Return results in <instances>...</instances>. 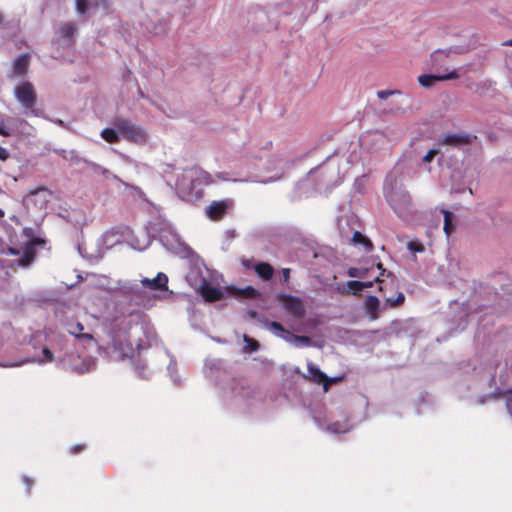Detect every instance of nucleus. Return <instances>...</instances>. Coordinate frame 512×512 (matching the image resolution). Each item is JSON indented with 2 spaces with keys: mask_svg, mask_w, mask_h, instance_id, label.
Wrapping results in <instances>:
<instances>
[{
  "mask_svg": "<svg viewBox=\"0 0 512 512\" xmlns=\"http://www.w3.org/2000/svg\"><path fill=\"white\" fill-rule=\"evenodd\" d=\"M85 449H86L85 444H76L70 448V453L71 454H79V453L83 452Z\"/></svg>",
  "mask_w": 512,
  "mask_h": 512,
  "instance_id": "nucleus-29",
  "label": "nucleus"
},
{
  "mask_svg": "<svg viewBox=\"0 0 512 512\" xmlns=\"http://www.w3.org/2000/svg\"><path fill=\"white\" fill-rule=\"evenodd\" d=\"M22 481L27 488V492H30L34 485V481L31 478H29L28 476H23Z\"/></svg>",
  "mask_w": 512,
  "mask_h": 512,
  "instance_id": "nucleus-32",
  "label": "nucleus"
},
{
  "mask_svg": "<svg viewBox=\"0 0 512 512\" xmlns=\"http://www.w3.org/2000/svg\"><path fill=\"white\" fill-rule=\"evenodd\" d=\"M290 272H291L290 268H283L281 270L283 283H288V281L290 280Z\"/></svg>",
  "mask_w": 512,
  "mask_h": 512,
  "instance_id": "nucleus-33",
  "label": "nucleus"
},
{
  "mask_svg": "<svg viewBox=\"0 0 512 512\" xmlns=\"http://www.w3.org/2000/svg\"><path fill=\"white\" fill-rule=\"evenodd\" d=\"M244 265H245L246 267H249V261H244Z\"/></svg>",
  "mask_w": 512,
  "mask_h": 512,
  "instance_id": "nucleus-47",
  "label": "nucleus"
},
{
  "mask_svg": "<svg viewBox=\"0 0 512 512\" xmlns=\"http://www.w3.org/2000/svg\"><path fill=\"white\" fill-rule=\"evenodd\" d=\"M459 78V74L456 71H451L444 75L434 74H422L418 77V82L422 87H431L437 81H446Z\"/></svg>",
  "mask_w": 512,
  "mask_h": 512,
  "instance_id": "nucleus-7",
  "label": "nucleus"
},
{
  "mask_svg": "<svg viewBox=\"0 0 512 512\" xmlns=\"http://www.w3.org/2000/svg\"><path fill=\"white\" fill-rule=\"evenodd\" d=\"M440 212L443 214L444 216V226H443V230L446 234L447 237H449L455 230V224L453 222L454 220V215L452 212L446 210V209H441Z\"/></svg>",
  "mask_w": 512,
  "mask_h": 512,
  "instance_id": "nucleus-14",
  "label": "nucleus"
},
{
  "mask_svg": "<svg viewBox=\"0 0 512 512\" xmlns=\"http://www.w3.org/2000/svg\"><path fill=\"white\" fill-rule=\"evenodd\" d=\"M231 205V200L213 201L206 208V215L212 221H220L226 216Z\"/></svg>",
  "mask_w": 512,
  "mask_h": 512,
  "instance_id": "nucleus-6",
  "label": "nucleus"
},
{
  "mask_svg": "<svg viewBox=\"0 0 512 512\" xmlns=\"http://www.w3.org/2000/svg\"><path fill=\"white\" fill-rule=\"evenodd\" d=\"M361 292H362L361 281H357V280L348 281L346 283L345 289L342 291V293L353 294V295H360Z\"/></svg>",
  "mask_w": 512,
  "mask_h": 512,
  "instance_id": "nucleus-19",
  "label": "nucleus"
},
{
  "mask_svg": "<svg viewBox=\"0 0 512 512\" xmlns=\"http://www.w3.org/2000/svg\"><path fill=\"white\" fill-rule=\"evenodd\" d=\"M503 45H505V46H512V39L505 41L503 43Z\"/></svg>",
  "mask_w": 512,
  "mask_h": 512,
  "instance_id": "nucleus-44",
  "label": "nucleus"
},
{
  "mask_svg": "<svg viewBox=\"0 0 512 512\" xmlns=\"http://www.w3.org/2000/svg\"><path fill=\"white\" fill-rule=\"evenodd\" d=\"M377 269L381 270V275H380V277H381V276H383V275H384V273H385V269H384V267H383V264H382V263H378V264H377Z\"/></svg>",
  "mask_w": 512,
  "mask_h": 512,
  "instance_id": "nucleus-41",
  "label": "nucleus"
},
{
  "mask_svg": "<svg viewBox=\"0 0 512 512\" xmlns=\"http://www.w3.org/2000/svg\"><path fill=\"white\" fill-rule=\"evenodd\" d=\"M113 125L117 129V131L121 133L122 136L129 141L139 142L144 140L145 138L143 130L135 126L128 119L121 117L115 118L113 120Z\"/></svg>",
  "mask_w": 512,
  "mask_h": 512,
  "instance_id": "nucleus-2",
  "label": "nucleus"
},
{
  "mask_svg": "<svg viewBox=\"0 0 512 512\" xmlns=\"http://www.w3.org/2000/svg\"><path fill=\"white\" fill-rule=\"evenodd\" d=\"M392 91H388V90H381V91H378L377 93V96L380 98V99H386L388 98L390 95H392Z\"/></svg>",
  "mask_w": 512,
  "mask_h": 512,
  "instance_id": "nucleus-34",
  "label": "nucleus"
},
{
  "mask_svg": "<svg viewBox=\"0 0 512 512\" xmlns=\"http://www.w3.org/2000/svg\"><path fill=\"white\" fill-rule=\"evenodd\" d=\"M42 354H43L44 359L38 360L39 364H43V363H46V362H52L53 361L54 354H53V352L49 348L44 347L42 349Z\"/></svg>",
  "mask_w": 512,
  "mask_h": 512,
  "instance_id": "nucleus-23",
  "label": "nucleus"
},
{
  "mask_svg": "<svg viewBox=\"0 0 512 512\" xmlns=\"http://www.w3.org/2000/svg\"><path fill=\"white\" fill-rule=\"evenodd\" d=\"M506 408H507L509 414L512 416V398H508L506 400Z\"/></svg>",
  "mask_w": 512,
  "mask_h": 512,
  "instance_id": "nucleus-40",
  "label": "nucleus"
},
{
  "mask_svg": "<svg viewBox=\"0 0 512 512\" xmlns=\"http://www.w3.org/2000/svg\"><path fill=\"white\" fill-rule=\"evenodd\" d=\"M270 328L274 331H277V332H286V330L284 329V327L282 326L281 323L279 322H276V321H272L270 323Z\"/></svg>",
  "mask_w": 512,
  "mask_h": 512,
  "instance_id": "nucleus-30",
  "label": "nucleus"
},
{
  "mask_svg": "<svg viewBox=\"0 0 512 512\" xmlns=\"http://www.w3.org/2000/svg\"><path fill=\"white\" fill-rule=\"evenodd\" d=\"M70 334L74 335L77 339H83V340H88V341H92L93 340V336L89 333H76V331H69Z\"/></svg>",
  "mask_w": 512,
  "mask_h": 512,
  "instance_id": "nucleus-28",
  "label": "nucleus"
},
{
  "mask_svg": "<svg viewBox=\"0 0 512 512\" xmlns=\"http://www.w3.org/2000/svg\"><path fill=\"white\" fill-rule=\"evenodd\" d=\"M35 258V252L32 248H27L24 251L23 256L18 260V265L26 267L30 265Z\"/></svg>",
  "mask_w": 512,
  "mask_h": 512,
  "instance_id": "nucleus-20",
  "label": "nucleus"
},
{
  "mask_svg": "<svg viewBox=\"0 0 512 512\" xmlns=\"http://www.w3.org/2000/svg\"><path fill=\"white\" fill-rule=\"evenodd\" d=\"M296 340L309 345L311 343V339L308 336H296Z\"/></svg>",
  "mask_w": 512,
  "mask_h": 512,
  "instance_id": "nucleus-38",
  "label": "nucleus"
},
{
  "mask_svg": "<svg viewBox=\"0 0 512 512\" xmlns=\"http://www.w3.org/2000/svg\"><path fill=\"white\" fill-rule=\"evenodd\" d=\"M471 141H472V137L470 135L446 134L440 140V144L453 146V147H459V146L470 144Z\"/></svg>",
  "mask_w": 512,
  "mask_h": 512,
  "instance_id": "nucleus-10",
  "label": "nucleus"
},
{
  "mask_svg": "<svg viewBox=\"0 0 512 512\" xmlns=\"http://www.w3.org/2000/svg\"><path fill=\"white\" fill-rule=\"evenodd\" d=\"M75 33H76V26H75V24H73L71 22L65 23L59 28L60 37L63 38L64 40L69 41L70 43L73 42Z\"/></svg>",
  "mask_w": 512,
  "mask_h": 512,
  "instance_id": "nucleus-15",
  "label": "nucleus"
},
{
  "mask_svg": "<svg viewBox=\"0 0 512 512\" xmlns=\"http://www.w3.org/2000/svg\"><path fill=\"white\" fill-rule=\"evenodd\" d=\"M439 153V150L436 149V148H432L430 149L426 154L425 156L423 157L422 161L425 162V163H429L431 162L434 157Z\"/></svg>",
  "mask_w": 512,
  "mask_h": 512,
  "instance_id": "nucleus-25",
  "label": "nucleus"
},
{
  "mask_svg": "<svg viewBox=\"0 0 512 512\" xmlns=\"http://www.w3.org/2000/svg\"><path fill=\"white\" fill-rule=\"evenodd\" d=\"M199 293L207 302L219 301L224 296V293L221 290V288L214 287L208 282H205L200 286Z\"/></svg>",
  "mask_w": 512,
  "mask_h": 512,
  "instance_id": "nucleus-8",
  "label": "nucleus"
},
{
  "mask_svg": "<svg viewBox=\"0 0 512 512\" xmlns=\"http://www.w3.org/2000/svg\"><path fill=\"white\" fill-rule=\"evenodd\" d=\"M368 271V268L350 267L347 270V275L351 278H364L366 277Z\"/></svg>",
  "mask_w": 512,
  "mask_h": 512,
  "instance_id": "nucleus-21",
  "label": "nucleus"
},
{
  "mask_svg": "<svg viewBox=\"0 0 512 512\" xmlns=\"http://www.w3.org/2000/svg\"><path fill=\"white\" fill-rule=\"evenodd\" d=\"M408 249L412 252H423L425 250L424 245L417 241H410L408 243Z\"/></svg>",
  "mask_w": 512,
  "mask_h": 512,
  "instance_id": "nucleus-24",
  "label": "nucleus"
},
{
  "mask_svg": "<svg viewBox=\"0 0 512 512\" xmlns=\"http://www.w3.org/2000/svg\"><path fill=\"white\" fill-rule=\"evenodd\" d=\"M382 282H383V280L380 278V276H377L373 281H367V282L361 281V289L363 291L366 288L372 287L374 283L381 284Z\"/></svg>",
  "mask_w": 512,
  "mask_h": 512,
  "instance_id": "nucleus-27",
  "label": "nucleus"
},
{
  "mask_svg": "<svg viewBox=\"0 0 512 512\" xmlns=\"http://www.w3.org/2000/svg\"><path fill=\"white\" fill-rule=\"evenodd\" d=\"M91 7L107 8V0H76V10L79 14H84Z\"/></svg>",
  "mask_w": 512,
  "mask_h": 512,
  "instance_id": "nucleus-12",
  "label": "nucleus"
},
{
  "mask_svg": "<svg viewBox=\"0 0 512 512\" xmlns=\"http://www.w3.org/2000/svg\"><path fill=\"white\" fill-rule=\"evenodd\" d=\"M308 375L305 376L306 379L310 380L316 384H323V389L325 392L328 391L330 385L338 381V378H329L325 373H323L316 365L309 363L308 366Z\"/></svg>",
  "mask_w": 512,
  "mask_h": 512,
  "instance_id": "nucleus-5",
  "label": "nucleus"
},
{
  "mask_svg": "<svg viewBox=\"0 0 512 512\" xmlns=\"http://www.w3.org/2000/svg\"><path fill=\"white\" fill-rule=\"evenodd\" d=\"M111 345L113 351L117 353L118 359L123 360L127 357H131L134 353V349L129 341V335L127 331H125L123 335L113 331Z\"/></svg>",
  "mask_w": 512,
  "mask_h": 512,
  "instance_id": "nucleus-4",
  "label": "nucleus"
},
{
  "mask_svg": "<svg viewBox=\"0 0 512 512\" xmlns=\"http://www.w3.org/2000/svg\"><path fill=\"white\" fill-rule=\"evenodd\" d=\"M276 300L282 307L294 318L301 319L305 315V307L301 298L290 294L280 293L276 296Z\"/></svg>",
  "mask_w": 512,
  "mask_h": 512,
  "instance_id": "nucleus-3",
  "label": "nucleus"
},
{
  "mask_svg": "<svg viewBox=\"0 0 512 512\" xmlns=\"http://www.w3.org/2000/svg\"><path fill=\"white\" fill-rule=\"evenodd\" d=\"M8 252L12 255H17L19 254V251L14 249V248H8Z\"/></svg>",
  "mask_w": 512,
  "mask_h": 512,
  "instance_id": "nucleus-42",
  "label": "nucleus"
},
{
  "mask_svg": "<svg viewBox=\"0 0 512 512\" xmlns=\"http://www.w3.org/2000/svg\"><path fill=\"white\" fill-rule=\"evenodd\" d=\"M29 57L25 54L19 55L14 61V71L17 75H24L28 70Z\"/></svg>",
  "mask_w": 512,
  "mask_h": 512,
  "instance_id": "nucleus-16",
  "label": "nucleus"
},
{
  "mask_svg": "<svg viewBox=\"0 0 512 512\" xmlns=\"http://www.w3.org/2000/svg\"><path fill=\"white\" fill-rule=\"evenodd\" d=\"M254 269L257 275L264 281H269L273 277L274 269L272 265L267 262L257 263Z\"/></svg>",
  "mask_w": 512,
  "mask_h": 512,
  "instance_id": "nucleus-13",
  "label": "nucleus"
},
{
  "mask_svg": "<svg viewBox=\"0 0 512 512\" xmlns=\"http://www.w3.org/2000/svg\"><path fill=\"white\" fill-rule=\"evenodd\" d=\"M14 95L17 101L24 108V114L27 116H40V111L36 108L37 93L30 82H21L14 89Z\"/></svg>",
  "mask_w": 512,
  "mask_h": 512,
  "instance_id": "nucleus-1",
  "label": "nucleus"
},
{
  "mask_svg": "<svg viewBox=\"0 0 512 512\" xmlns=\"http://www.w3.org/2000/svg\"><path fill=\"white\" fill-rule=\"evenodd\" d=\"M507 394H512V388L506 390L503 395L506 396Z\"/></svg>",
  "mask_w": 512,
  "mask_h": 512,
  "instance_id": "nucleus-45",
  "label": "nucleus"
},
{
  "mask_svg": "<svg viewBox=\"0 0 512 512\" xmlns=\"http://www.w3.org/2000/svg\"><path fill=\"white\" fill-rule=\"evenodd\" d=\"M142 285L145 288L151 290H166L168 284V277L164 273H158L153 279L144 278L141 280Z\"/></svg>",
  "mask_w": 512,
  "mask_h": 512,
  "instance_id": "nucleus-9",
  "label": "nucleus"
},
{
  "mask_svg": "<svg viewBox=\"0 0 512 512\" xmlns=\"http://www.w3.org/2000/svg\"><path fill=\"white\" fill-rule=\"evenodd\" d=\"M245 342L247 343V348L249 351H256L259 348V343L251 338H248L247 336L244 337Z\"/></svg>",
  "mask_w": 512,
  "mask_h": 512,
  "instance_id": "nucleus-26",
  "label": "nucleus"
},
{
  "mask_svg": "<svg viewBox=\"0 0 512 512\" xmlns=\"http://www.w3.org/2000/svg\"><path fill=\"white\" fill-rule=\"evenodd\" d=\"M84 330V327L83 325L80 323V322H77L75 324V326L73 327V329H71L70 331H76V333H80Z\"/></svg>",
  "mask_w": 512,
  "mask_h": 512,
  "instance_id": "nucleus-39",
  "label": "nucleus"
},
{
  "mask_svg": "<svg viewBox=\"0 0 512 512\" xmlns=\"http://www.w3.org/2000/svg\"><path fill=\"white\" fill-rule=\"evenodd\" d=\"M244 292L246 295H248L250 297H254L257 294L256 289H254L253 287H250V286L245 288Z\"/></svg>",
  "mask_w": 512,
  "mask_h": 512,
  "instance_id": "nucleus-37",
  "label": "nucleus"
},
{
  "mask_svg": "<svg viewBox=\"0 0 512 512\" xmlns=\"http://www.w3.org/2000/svg\"><path fill=\"white\" fill-rule=\"evenodd\" d=\"M378 290H379L380 292H381V291H383V286H382V285H379Z\"/></svg>",
  "mask_w": 512,
  "mask_h": 512,
  "instance_id": "nucleus-48",
  "label": "nucleus"
},
{
  "mask_svg": "<svg viewBox=\"0 0 512 512\" xmlns=\"http://www.w3.org/2000/svg\"><path fill=\"white\" fill-rule=\"evenodd\" d=\"M101 137L108 143L114 144L119 142V135L117 129L105 128L101 132Z\"/></svg>",
  "mask_w": 512,
  "mask_h": 512,
  "instance_id": "nucleus-18",
  "label": "nucleus"
},
{
  "mask_svg": "<svg viewBox=\"0 0 512 512\" xmlns=\"http://www.w3.org/2000/svg\"><path fill=\"white\" fill-rule=\"evenodd\" d=\"M4 216V213L3 211L0 209V217H3Z\"/></svg>",
  "mask_w": 512,
  "mask_h": 512,
  "instance_id": "nucleus-49",
  "label": "nucleus"
},
{
  "mask_svg": "<svg viewBox=\"0 0 512 512\" xmlns=\"http://www.w3.org/2000/svg\"><path fill=\"white\" fill-rule=\"evenodd\" d=\"M29 362L28 360H21L18 362L0 363L1 367H17Z\"/></svg>",
  "mask_w": 512,
  "mask_h": 512,
  "instance_id": "nucleus-31",
  "label": "nucleus"
},
{
  "mask_svg": "<svg viewBox=\"0 0 512 512\" xmlns=\"http://www.w3.org/2000/svg\"><path fill=\"white\" fill-rule=\"evenodd\" d=\"M3 20H4V17H3V15L0 13V24L3 22Z\"/></svg>",
  "mask_w": 512,
  "mask_h": 512,
  "instance_id": "nucleus-46",
  "label": "nucleus"
},
{
  "mask_svg": "<svg viewBox=\"0 0 512 512\" xmlns=\"http://www.w3.org/2000/svg\"><path fill=\"white\" fill-rule=\"evenodd\" d=\"M8 157L9 153L7 152V150L0 146V160L5 161L8 159Z\"/></svg>",
  "mask_w": 512,
  "mask_h": 512,
  "instance_id": "nucleus-35",
  "label": "nucleus"
},
{
  "mask_svg": "<svg viewBox=\"0 0 512 512\" xmlns=\"http://www.w3.org/2000/svg\"><path fill=\"white\" fill-rule=\"evenodd\" d=\"M352 242L354 244L364 245L366 251H372L373 249V243L359 231L353 233Z\"/></svg>",
  "mask_w": 512,
  "mask_h": 512,
  "instance_id": "nucleus-17",
  "label": "nucleus"
},
{
  "mask_svg": "<svg viewBox=\"0 0 512 512\" xmlns=\"http://www.w3.org/2000/svg\"><path fill=\"white\" fill-rule=\"evenodd\" d=\"M0 135L2 136H10L9 130L6 128L3 122L0 123Z\"/></svg>",
  "mask_w": 512,
  "mask_h": 512,
  "instance_id": "nucleus-36",
  "label": "nucleus"
},
{
  "mask_svg": "<svg viewBox=\"0 0 512 512\" xmlns=\"http://www.w3.org/2000/svg\"><path fill=\"white\" fill-rule=\"evenodd\" d=\"M330 429L334 432H339V430L336 428V423L331 424Z\"/></svg>",
  "mask_w": 512,
  "mask_h": 512,
  "instance_id": "nucleus-43",
  "label": "nucleus"
},
{
  "mask_svg": "<svg viewBox=\"0 0 512 512\" xmlns=\"http://www.w3.org/2000/svg\"><path fill=\"white\" fill-rule=\"evenodd\" d=\"M405 302V295L402 292H398L395 299L386 298L385 303L391 308H398Z\"/></svg>",
  "mask_w": 512,
  "mask_h": 512,
  "instance_id": "nucleus-22",
  "label": "nucleus"
},
{
  "mask_svg": "<svg viewBox=\"0 0 512 512\" xmlns=\"http://www.w3.org/2000/svg\"><path fill=\"white\" fill-rule=\"evenodd\" d=\"M380 301L376 296H367L364 302V308L370 320H377L379 318Z\"/></svg>",
  "mask_w": 512,
  "mask_h": 512,
  "instance_id": "nucleus-11",
  "label": "nucleus"
}]
</instances>
